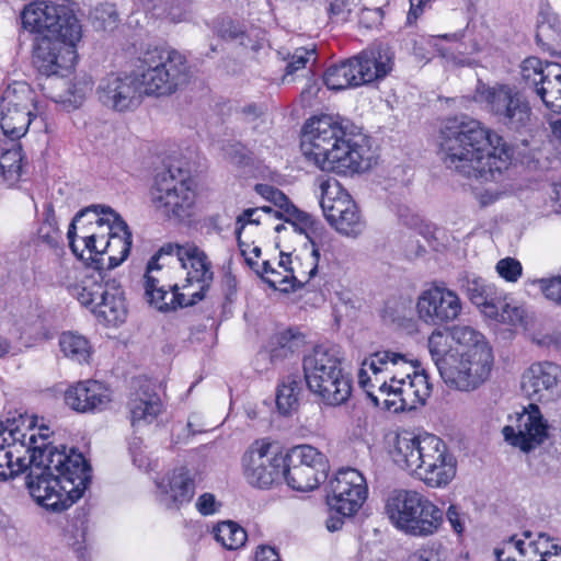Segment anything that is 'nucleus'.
<instances>
[{
    "instance_id": "obj_32",
    "label": "nucleus",
    "mask_w": 561,
    "mask_h": 561,
    "mask_svg": "<svg viewBox=\"0 0 561 561\" xmlns=\"http://www.w3.org/2000/svg\"><path fill=\"white\" fill-rule=\"evenodd\" d=\"M59 346L67 358L78 364L89 363L92 356L89 340L75 332H64L59 337Z\"/></svg>"
},
{
    "instance_id": "obj_53",
    "label": "nucleus",
    "mask_w": 561,
    "mask_h": 561,
    "mask_svg": "<svg viewBox=\"0 0 561 561\" xmlns=\"http://www.w3.org/2000/svg\"><path fill=\"white\" fill-rule=\"evenodd\" d=\"M543 296L557 305H561V275L535 280Z\"/></svg>"
},
{
    "instance_id": "obj_8",
    "label": "nucleus",
    "mask_w": 561,
    "mask_h": 561,
    "mask_svg": "<svg viewBox=\"0 0 561 561\" xmlns=\"http://www.w3.org/2000/svg\"><path fill=\"white\" fill-rule=\"evenodd\" d=\"M138 61L140 85L147 95H171L188 81L186 58L174 49L149 47Z\"/></svg>"
},
{
    "instance_id": "obj_9",
    "label": "nucleus",
    "mask_w": 561,
    "mask_h": 561,
    "mask_svg": "<svg viewBox=\"0 0 561 561\" xmlns=\"http://www.w3.org/2000/svg\"><path fill=\"white\" fill-rule=\"evenodd\" d=\"M477 99L506 130L523 134L530 129L533 108L526 95L513 84L496 83L477 89Z\"/></svg>"
},
{
    "instance_id": "obj_17",
    "label": "nucleus",
    "mask_w": 561,
    "mask_h": 561,
    "mask_svg": "<svg viewBox=\"0 0 561 561\" xmlns=\"http://www.w3.org/2000/svg\"><path fill=\"white\" fill-rule=\"evenodd\" d=\"M329 486L328 505L335 514L353 516L367 499L366 479L354 468L340 469Z\"/></svg>"
},
{
    "instance_id": "obj_42",
    "label": "nucleus",
    "mask_w": 561,
    "mask_h": 561,
    "mask_svg": "<svg viewBox=\"0 0 561 561\" xmlns=\"http://www.w3.org/2000/svg\"><path fill=\"white\" fill-rule=\"evenodd\" d=\"M291 463L301 465L308 468L325 472L328 470L327 457L311 445H299L290 449L288 455Z\"/></svg>"
},
{
    "instance_id": "obj_20",
    "label": "nucleus",
    "mask_w": 561,
    "mask_h": 561,
    "mask_svg": "<svg viewBox=\"0 0 561 561\" xmlns=\"http://www.w3.org/2000/svg\"><path fill=\"white\" fill-rule=\"evenodd\" d=\"M548 430L549 425L538 405L530 403L517 414L515 424L504 426L502 433L510 445L529 453L545 443Z\"/></svg>"
},
{
    "instance_id": "obj_33",
    "label": "nucleus",
    "mask_w": 561,
    "mask_h": 561,
    "mask_svg": "<svg viewBox=\"0 0 561 561\" xmlns=\"http://www.w3.org/2000/svg\"><path fill=\"white\" fill-rule=\"evenodd\" d=\"M13 421L10 425L3 426L0 424V479H5L8 473L4 467H12L13 453L7 448L12 446L25 445V434Z\"/></svg>"
},
{
    "instance_id": "obj_55",
    "label": "nucleus",
    "mask_w": 561,
    "mask_h": 561,
    "mask_svg": "<svg viewBox=\"0 0 561 561\" xmlns=\"http://www.w3.org/2000/svg\"><path fill=\"white\" fill-rule=\"evenodd\" d=\"M314 48H305V47H300V48H297L289 62L287 64V67H286V76L288 75H293L295 71L301 69V68H305L306 67V64L308 62L309 60V57L314 55Z\"/></svg>"
},
{
    "instance_id": "obj_29",
    "label": "nucleus",
    "mask_w": 561,
    "mask_h": 561,
    "mask_svg": "<svg viewBox=\"0 0 561 561\" xmlns=\"http://www.w3.org/2000/svg\"><path fill=\"white\" fill-rule=\"evenodd\" d=\"M100 272L101 271L80 272L64 260L59 262L56 277L57 282L66 287L69 295L80 302L87 297L84 295L91 289Z\"/></svg>"
},
{
    "instance_id": "obj_36",
    "label": "nucleus",
    "mask_w": 561,
    "mask_h": 561,
    "mask_svg": "<svg viewBox=\"0 0 561 561\" xmlns=\"http://www.w3.org/2000/svg\"><path fill=\"white\" fill-rule=\"evenodd\" d=\"M22 161V148L18 144L0 153V179L8 186L19 182L23 170Z\"/></svg>"
},
{
    "instance_id": "obj_28",
    "label": "nucleus",
    "mask_w": 561,
    "mask_h": 561,
    "mask_svg": "<svg viewBox=\"0 0 561 561\" xmlns=\"http://www.w3.org/2000/svg\"><path fill=\"white\" fill-rule=\"evenodd\" d=\"M157 485L164 495L162 501L168 506L190 502L195 490L194 481L186 468L175 469L170 474L163 477Z\"/></svg>"
},
{
    "instance_id": "obj_47",
    "label": "nucleus",
    "mask_w": 561,
    "mask_h": 561,
    "mask_svg": "<svg viewBox=\"0 0 561 561\" xmlns=\"http://www.w3.org/2000/svg\"><path fill=\"white\" fill-rule=\"evenodd\" d=\"M451 341L457 343L461 351L477 348L478 346H489L484 336L469 325H455L450 329Z\"/></svg>"
},
{
    "instance_id": "obj_15",
    "label": "nucleus",
    "mask_w": 561,
    "mask_h": 561,
    "mask_svg": "<svg viewBox=\"0 0 561 561\" xmlns=\"http://www.w3.org/2000/svg\"><path fill=\"white\" fill-rule=\"evenodd\" d=\"M33 92L24 82L9 84L0 100V128L12 139L25 135L34 117Z\"/></svg>"
},
{
    "instance_id": "obj_48",
    "label": "nucleus",
    "mask_w": 561,
    "mask_h": 561,
    "mask_svg": "<svg viewBox=\"0 0 561 561\" xmlns=\"http://www.w3.org/2000/svg\"><path fill=\"white\" fill-rule=\"evenodd\" d=\"M352 70L348 69L344 61L340 65L331 66L324 72V83L330 90H343L351 87H356L354 83V76H351Z\"/></svg>"
},
{
    "instance_id": "obj_52",
    "label": "nucleus",
    "mask_w": 561,
    "mask_h": 561,
    "mask_svg": "<svg viewBox=\"0 0 561 561\" xmlns=\"http://www.w3.org/2000/svg\"><path fill=\"white\" fill-rule=\"evenodd\" d=\"M496 272L506 282L515 283L522 276L523 266L514 257H504L496 263Z\"/></svg>"
},
{
    "instance_id": "obj_38",
    "label": "nucleus",
    "mask_w": 561,
    "mask_h": 561,
    "mask_svg": "<svg viewBox=\"0 0 561 561\" xmlns=\"http://www.w3.org/2000/svg\"><path fill=\"white\" fill-rule=\"evenodd\" d=\"M549 68L548 64H545L540 58L530 56L524 59L519 66V73L523 83L534 89L536 94H538V89L543 84H546L547 80L550 77V72H547Z\"/></svg>"
},
{
    "instance_id": "obj_10",
    "label": "nucleus",
    "mask_w": 561,
    "mask_h": 561,
    "mask_svg": "<svg viewBox=\"0 0 561 561\" xmlns=\"http://www.w3.org/2000/svg\"><path fill=\"white\" fill-rule=\"evenodd\" d=\"M150 204L168 220L188 218L195 204V192L187 174L180 169L158 173L150 188Z\"/></svg>"
},
{
    "instance_id": "obj_25",
    "label": "nucleus",
    "mask_w": 561,
    "mask_h": 561,
    "mask_svg": "<svg viewBox=\"0 0 561 561\" xmlns=\"http://www.w3.org/2000/svg\"><path fill=\"white\" fill-rule=\"evenodd\" d=\"M367 153L366 146L356 142L346 134L320 170L343 175L359 173L370 165Z\"/></svg>"
},
{
    "instance_id": "obj_58",
    "label": "nucleus",
    "mask_w": 561,
    "mask_h": 561,
    "mask_svg": "<svg viewBox=\"0 0 561 561\" xmlns=\"http://www.w3.org/2000/svg\"><path fill=\"white\" fill-rule=\"evenodd\" d=\"M446 517L454 531L461 535L465 530V514L456 505H450L446 512Z\"/></svg>"
},
{
    "instance_id": "obj_56",
    "label": "nucleus",
    "mask_w": 561,
    "mask_h": 561,
    "mask_svg": "<svg viewBox=\"0 0 561 561\" xmlns=\"http://www.w3.org/2000/svg\"><path fill=\"white\" fill-rule=\"evenodd\" d=\"M353 219H348L350 215H343V221L348 224V228L344 229H335L337 232L348 236V237H356L364 230L365 224L362 220V217L359 215L358 208H354V216H352Z\"/></svg>"
},
{
    "instance_id": "obj_21",
    "label": "nucleus",
    "mask_w": 561,
    "mask_h": 561,
    "mask_svg": "<svg viewBox=\"0 0 561 561\" xmlns=\"http://www.w3.org/2000/svg\"><path fill=\"white\" fill-rule=\"evenodd\" d=\"M140 81L131 75L110 73L98 87L100 102L116 112L134 111L141 103Z\"/></svg>"
},
{
    "instance_id": "obj_60",
    "label": "nucleus",
    "mask_w": 561,
    "mask_h": 561,
    "mask_svg": "<svg viewBox=\"0 0 561 561\" xmlns=\"http://www.w3.org/2000/svg\"><path fill=\"white\" fill-rule=\"evenodd\" d=\"M47 431L48 428H41L39 430V433H38V437L36 436L35 433H33L31 431L30 435H27L26 433L25 434V445H20L21 447H26V451L30 454V456L32 455V449H31V446H30V437H34V439L36 440V443L34 445H36L37 447H39V450L42 448H46L47 446H54L51 443H48L47 439H48V434H47Z\"/></svg>"
},
{
    "instance_id": "obj_2",
    "label": "nucleus",
    "mask_w": 561,
    "mask_h": 561,
    "mask_svg": "<svg viewBox=\"0 0 561 561\" xmlns=\"http://www.w3.org/2000/svg\"><path fill=\"white\" fill-rule=\"evenodd\" d=\"M437 146L443 164L468 179L491 181L507 169L511 160L504 139L468 116L445 119Z\"/></svg>"
},
{
    "instance_id": "obj_19",
    "label": "nucleus",
    "mask_w": 561,
    "mask_h": 561,
    "mask_svg": "<svg viewBox=\"0 0 561 561\" xmlns=\"http://www.w3.org/2000/svg\"><path fill=\"white\" fill-rule=\"evenodd\" d=\"M462 310L458 294L444 285L423 290L416 301L419 319L425 324L439 327L458 319Z\"/></svg>"
},
{
    "instance_id": "obj_18",
    "label": "nucleus",
    "mask_w": 561,
    "mask_h": 561,
    "mask_svg": "<svg viewBox=\"0 0 561 561\" xmlns=\"http://www.w3.org/2000/svg\"><path fill=\"white\" fill-rule=\"evenodd\" d=\"M377 391L380 397V405L388 410L411 411L419 405H423L430 397L432 387L428 382V376L425 370L419 375H412V378L401 381L397 385H387V380L375 378Z\"/></svg>"
},
{
    "instance_id": "obj_39",
    "label": "nucleus",
    "mask_w": 561,
    "mask_h": 561,
    "mask_svg": "<svg viewBox=\"0 0 561 561\" xmlns=\"http://www.w3.org/2000/svg\"><path fill=\"white\" fill-rule=\"evenodd\" d=\"M259 273L270 287L284 293L302 286L300 282H297L291 268H284V271L274 268L268 261L263 262L262 271Z\"/></svg>"
},
{
    "instance_id": "obj_16",
    "label": "nucleus",
    "mask_w": 561,
    "mask_h": 561,
    "mask_svg": "<svg viewBox=\"0 0 561 561\" xmlns=\"http://www.w3.org/2000/svg\"><path fill=\"white\" fill-rule=\"evenodd\" d=\"M80 305L88 308L99 322L108 325L123 323L127 316L124 290L115 279H106L100 272Z\"/></svg>"
},
{
    "instance_id": "obj_50",
    "label": "nucleus",
    "mask_w": 561,
    "mask_h": 561,
    "mask_svg": "<svg viewBox=\"0 0 561 561\" xmlns=\"http://www.w3.org/2000/svg\"><path fill=\"white\" fill-rule=\"evenodd\" d=\"M537 95L548 108L561 113V73L556 75L552 79L549 77L546 84L538 89Z\"/></svg>"
},
{
    "instance_id": "obj_45",
    "label": "nucleus",
    "mask_w": 561,
    "mask_h": 561,
    "mask_svg": "<svg viewBox=\"0 0 561 561\" xmlns=\"http://www.w3.org/2000/svg\"><path fill=\"white\" fill-rule=\"evenodd\" d=\"M256 192L275 206L279 207V209L284 210L287 215H297V218H300L305 224L311 221L310 217L306 214H301L278 188L266 184H259L256 185Z\"/></svg>"
},
{
    "instance_id": "obj_59",
    "label": "nucleus",
    "mask_w": 561,
    "mask_h": 561,
    "mask_svg": "<svg viewBox=\"0 0 561 561\" xmlns=\"http://www.w3.org/2000/svg\"><path fill=\"white\" fill-rule=\"evenodd\" d=\"M329 1V13L331 15H341L350 13L352 7L356 5L359 0H328Z\"/></svg>"
},
{
    "instance_id": "obj_13",
    "label": "nucleus",
    "mask_w": 561,
    "mask_h": 561,
    "mask_svg": "<svg viewBox=\"0 0 561 561\" xmlns=\"http://www.w3.org/2000/svg\"><path fill=\"white\" fill-rule=\"evenodd\" d=\"M243 477L257 489H268L283 477L285 457L276 451L270 438L254 440L241 459Z\"/></svg>"
},
{
    "instance_id": "obj_27",
    "label": "nucleus",
    "mask_w": 561,
    "mask_h": 561,
    "mask_svg": "<svg viewBox=\"0 0 561 561\" xmlns=\"http://www.w3.org/2000/svg\"><path fill=\"white\" fill-rule=\"evenodd\" d=\"M133 389L128 402L131 425L138 427L152 423L162 410L159 396L153 391L150 381L146 379L134 380Z\"/></svg>"
},
{
    "instance_id": "obj_11",
    "label": "nucleus",
    "mask_w": 561,
    "mask_h": 561,
    "mask_svg": "<svg viewBox=\"0 0 561 561\" xmlns=\"http://www.w3.org/2000/svg\"><path fill=\"white\" fill-rule=\"evenodd\" d=\"M417 366L407 355L381 350L366 357L358 371V385L364 389L375 407H380V397L376 393L375 378L387 380V385H397L419 375Z\"/></svg>"
},
{
    "instance_id": "obj_46",
    "label": "nucleus",
    "mask_w": 561,
    "mask_h": 561,
    "mask_svg": "<svg viewBox=\"0 0 561 561\" xmlns=\"http://www.w3.org/2000/svg\"><path fill=\"white\" fill-rule=\"evenodd\" d=\"M80 238L84 243V252L89 253V257L87 260H92L96 266L94 271H101L104 268L103 255L105 254L106 249H104L106 244V233H96V231H91V233L81 234Z\"/></svg>"
},
{
    "instance_id": "obj_61",
    "label": "nucleus",
    "mask_w": 561,
    "mask_h": 561,
    "mask_svg": "<svg viewBox=\"0 0 561 561\" xmlns=\"http://www.w3.org/2000/svg\"><path fill=\"white\" fill-rule=\"evenodd\" d=\"M356 204L354 201L352 202V207H350L348 210H339L337 214H331L329 218H327L328 222L334 228V229H344L348 228V224L343 221V215H350L348 219H353L352 216H354V208H356Z\"/></svg>"
},
{
    "instance_id": "obj_12",
    "label": "nucleus",
    "mask_w": 561,
    "mask_h": 561,
    "mask_svg": "<svg viewBox=\"0 0 561 561\" xmlns=\"http://www.w3.org/2000/svg\"><path fill=\"white\" fill-rule=\"evenodd\" d=\"M492 367L493 354L490 346L457 351L451 365L443 367V380L456 390H476L489 379Z\"/></svg>"
},
{
    "instance_id": "obj_44",
    "label": "nucleus",
    "mask_w": 561,
    "mask_h": 561,
    "mask_svg": "<svg viewBox=\"0 0 561 561\" xmlns=\"http://www.w3.org/2000/svg\"><path fill=\"white\" fill-rule=\"evenodd\" d=\"M300 391V381L294 376L286 377L278 386L276 396L277 409L283 414L290 413L298 405Z\"/></svg>"
},
{
    "instance_id": "obj_35",
    "label": "nucleus",
    "mask_w": 561,
    "mask_h": 561,
    "mask_svg": "<svg viewBox=\"0 0 561 561\" xmlns=\"http://www.w3.org/2000/svg\"><path fill=\"white\" fill-rule=\"evenodd\" d=\"M494 288L480 277H473L467 282V295L470 301L486 316L496 313V301Z\"/></svg>"
},
{
    "instance_id": "obj_34",
    "label": "nucleus",
    "mask_w": 561,
    "mask_h": 561,
    "mask_svg": "<svg viewBox=\"0 0 561 561\" xmlns=\"http://www.w3.org/2000/svg\"><path fill=\"white\" fill-rule=\"evenodd\" d=\"M450 340V335L442 330L433 331L428 337V351L442 378L443 367L450 366L457 356V353L451 352Z\"/></svg>"
},
{
    "instance_id": "obj_1",
    "label": "nucleus",
    "mask_w": 561,
    "mask_h": 561,
    "mask_svg": "<svg viewBox=\"0 0 561 561\" xmlns=\"http://www.w3.org/2000/svg\"><path fill=\"white\" fill-rule=\"evenodd\" d=\"M213 279L204 250L194 243H165L147 264L145 298L160 311L193 306L205 297Z\"/></svg>"
},
{
    "instance_id": "obj_31",
    "label": "nucleus",
    "mask_w": 561,
    "mask_h": 561,
    "mask_svg": "<svg viewBox=\"0 0 561 561\" xmlns=\"http://www.w3.org/2000/svg\"><path fill=\"white\" fill-rule=\"evenodd\" d=\"M282 478L286 480L293 490L308 492L318 488L321 481L327 478V473L301 465L291 462L287 465L285 462Z\"/></svg>"
},
{
    "instance_id": "obj_54",
    "label": "nucleus",
    "mask_w": 561,
    "mask_h": 561,
    "mask_svg": "<svg viewBox=\"0 0 561 561\" xmlns=\"http://www.w3.org/2000/svg\"><path fill=\"white\" fill-rule=\"evenodd\" d=\"M88 90H91V84L88 81L78 82V83H69L67 89V94L60 96L61 102L70 103L75 107L79 106L84 100L85 93Z\"/></svg>"
},
{
    "instance_id": "obj_26",
    "label": "nucleus",
    "mask_w": 561,
    "mask_h": 561,
    "mask_svg": "<svg viewBox=\"0 0 561 561\" xmlns=\"http://www.w3.org/2000/svg\"><path fill=\"white\" fill-rule=\"evenodd\" d=\"M66 404L80 413L101 411L111 402L108 389L100 381L84 380L65 392Z\"/></svg>"
},
{
    "instance_id": "obj_4",
    "label": "nucleus",
    "mask_w": 561,
    "mask_h": 561,
    "mask_svg": "<svg viewBox=\"0 0 561 561\" xmlns=\"http://www.w3.org/2000/svg\"><path fill=\"white\" fill-rule=\"evenodd\" d=\"M25 30L42 35L35 53L37 70L47 77L66 76L77 62L76 46L82 30L68 0H41L22 12Z\"/></svg>"
},
{
    "instance_id": "obj_6",
    "label": "nucleus",
    "mask_w": 561,
    "mask_h": 561,
    "mask_svg": "<svg viewBox=\"0 0 561 561\" xmlns=\"http://www.w3.org/2000/svg\"><path fill=\"white\" fill-rule=\"evenodd\" d=\"M343 357L335 347L316 346L304 358V374L309 390L322 403L340 407L352 394V380L343 369Z\"/></svg>"
},
{
    "instance_id": "obj_14",
    "label": "nucleus",
    "mask_w": 561,
    "mask_h": 561,
    "mask_svg": "<svg viewBox=\"0 0 561 561\" xmlns=\"http://www.w3.org/2000/svg\"><path fill=\"white\" fill-rule=\"evenodd\" d=\"M347 133L332 116L307 121L301 137V151L307 161L320 169Z\"/></svg>"
},
{
    "instance_id": "obj_37",
    "label": "nucleus",
    "mask_w": 561,
    "mask_h": 561,
    "mask_svg": "<svg viewBox=\"0 0 561 561\" xmlns=\"http://www.w3.org/2000/svg\"><path fill=\"white\" fill-rule=\"evenodd\" d=\"M131 248V233L128 227L121 232L115 231L106 240L104 249L107 255V268H114L124 262Z\"/></svg>"
},
{
    "instance_id": "obj_41",
    "label": "nucleus",
    "mask_w": 561,
    "mask_h": 561,
    "mask_svg": "<svg viewBox=\"0 0 561 561\" xmlns=\"http://www.w3.org/2000/svg\"><path fill=\"white\" fill-rule=\"evenodd\" d=\"M213 533L216 541L228 550L243 547L248 538L245 530L231 520L219 523L214 527Z\"/></svg>"
},
{
    "instance_id": "obj_23",
    "label": "nucleus",
    "mask_w": 561,
    "mask_h": 561,
    "mask_svg": "<svg viewBox=\"0 0 561 561\" xmlns=\"http://www.w3.org/2000/svg\"><path fill=\"white\" fill-rule=\"evenodd\" d=\"M352 70L356 87L386 77L392 69L393 55L389 47L377 46L344 61Z\"/></svg>"
},
{
    "instance_id": "obj_5",
    "label": "nucleus",
    "mask_w": 561,
    "mask_h": 561,
    "mask_svg": "<svg viewBox=\"0 0 561 561\" xmlns=\"http://www.w3.org/2000/svg\"><path fill=\"white\" fill-rule=\"evenodd\" d=\"M394 463L433 489L446 488L456 477L457 459L436 435H398L390 451Z\"/></svg>"
},
{
    "instance_id": "obj_57",
    "label": "nucleus",
    "mask_w": 561,
    "mask_h": 561,
    "mask_svg": "<svg viewBox=\"0 0 561 561\" xmlns=\"http://www.w3.org/2000/svg\"><path fill=\"white\" fill-rule=\"evenodd\" d=\"M260 209L257 208H248L243 210L238 217H237V229L236 234L239 240V245L241 247L240 242V236L242 230L244 229L245 225L248 224H260V216H259Z\"/></svg>"
},
{
    "instance_id": "obj_43",
    "label": "nucleus",
    "mask_w": 561,
    "mask_h": 561,
    "mask_svg": "<svg viewBox=\"0 0 561 561\" xmlns=\"http://www.w3.org/2000/svg\"><path fill=\"white\" fill-rule=\"evenodd\" d=\"M536 41L548 50L561 49V20L549 16L537 26Z\"/></svg>"
},
{
    "instance_id": "obj_24",
    "label": "nucleus",
    "mask_w": 561,
    "mask_h": 561,
    "mask_svg": "<svg viewBox=\"0 0 561 561\" xmlns=\"http://www.w3.org/2000/svg\"><path fill=\"white\" fill-rule=\"evenodd\" d=\"M103 217L100 216L98 211V206H90L82 210H80L75 218L72 219L69 229H68V240L69 247L75 255L80 259H84V250H79L77 247L76 239V229L77 224L81 222L83 218H88L87 224L80 227L81 234L91 233V231H96V233H106V238L115 233V231L121 232L125 228H127V224L113 210L103 211Z\"/></svg>"
},
{
    "instance_id": "obj_49",
    "label": "nucleus",
    "mask_w": 561,
    "mask_h": 561,
    "mask_svg": "<svg viewBox=\"0 0 561 561\" xmlns=\"http://www.w3.org/2000/svg\"><path fill=\"white\" fill-rule=\"evenodd\" d=\"M38 238L50 247L58 245L61 240L60 230L51 204L45 207L44 219L37 230Z\"/></svg>"
},
{
    "instance_id": "obj_64",
    "label": "nucleus",
    "mask_w": 561,
    "mask_h": 561,
    "mask_svg": "<svg viewBox=\"0 0 561 561\" xmlns=\"http://www.w3.org/2000/svg\"><path fill=\"white\" fill-rule=\"evenodd\" d=\"M552 141L561 149V119H557L550 124Z\"/></svg>"
},
{
    "instance_id": "obj_62",
    "label": "nucleus",
    "mask_w": 561,
    "mask_h": 561,
    "mask_svg": "<svg viewBox=\"0 0 561 561\" xmlns=\"http://www.w3.org/2000/svg\"><path fill=\"white\" fill-rule=\"evenodd\" d=\"M196 505L199 513L203 515L214 514L217 510L215 496L210 493L201 495Z\"/></svg>"
},
{
    "instance_id": "obj_7",
    "label": "nucleus",
    "mask_w": 561,
    "mask_h": 561,
    "mask_svg": "<svg viewBox=\"0 0 561 561\" xmlns=\"http://www.w3.org/2000/svg\"><path fill=\"white\" fill-rule=\"evenodd\" d=\"M386 511L396 528L413 537L433 536L444 522L443 511L427 496L414 490L392 492Z\"/></svg>"
},
{
    "instance_id": "obj_3",
    "label": "nucleus",
    "mask_w": 561,
    "mask_h": 561,
    "mask_svg": "<svg viewBox=\"0 0 561 561\" xmlns=\"http://www.w3.org/2000/svg\"><path fill=\"white\" fill-rule=\"evenodd\" d=\"M30 437L33 466L25 478L31 496L41 506L53 512H62L78 501L91 482V468L81 453L65 446L34 445Z\"/></svg>"
},
{
    "instance_id": "obj_30",
    "label": "nucleus",
    "mask_w": 561,
    "mask_h": 561,
    "mask_svg": "<svg viewBox=\"0 0 561 561\" xmlns=\"http://www.w3.org/2000/svg\"><path fill=\"white\" fill-rule=\"evenodd\" d=\"M320 206L327 218L339 210H348L352 207L351 195L334 179H319Z\"/></svg>"
},
{
    "instance_id": "obj_51",
    "label": "nucleus",
    "mask_w": 561,
    "mask_h": 561,
    "mask_svg": "<svg viewBox=\"0 0 561 561\" xmlns=\"http://www.w3.org/2000/svg\"><path fill=\"white\" fill-rule=\"evenodd\" d=\"M495 320L516 325L523 321L524 310L505 301L496 302V313L489 316Z\"/></svg>"
},
{
    "instance_id": "obj_22",
    "label": "nucleus",
    "mask_w": 561,
    "mask_h": 561,
    "mask_svg": "<svg viewBox=\"0 0 561 561\" xmlns=\"http://www.w3.org/2000/svg\"><path fill=\"white\" fill-rule=\"evenodd\" d=\"M561 367L551 362L533 364L522 377V390L537 402H550L558 396Z\"/></svg>"
},
{
    "instance_id": "obj_40",
    "label": "nucleus",
    "mask_w": 561,
    "mask_h": 561,
    "mask_svg": "<svg viewBox=\"0 0 561 561\" xmlns=\"http://www.w3.org/2000/svg\"><path fill=\"white\" fill-rule=\"evenodd\" d=\"M522 536L526 542L528 559L538 557L539 559L536 561H547L546 557L558 556L559 551H561V547L556 540L543 533H539L536 538H533V533L525 530Z\"/></svg>"
},
{
    "instance_id": "obj_63",
    "label": "nucleus",
    "mask_w": 561,
    "mask_h": 561,
    "mask_svg": "<svg viewBox=\"0 0 561 561\" xmlns=\"http://www.w3.org/2000/svg\"><path fill=\"white\" fill-rule=\"evenodd\" d=\"M255 561H282L277 551L268 546L259 547Z\"/></svg>"
}]
</instances>
